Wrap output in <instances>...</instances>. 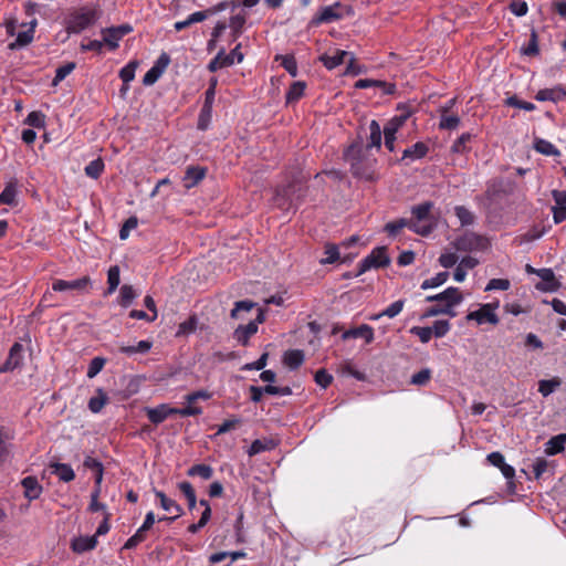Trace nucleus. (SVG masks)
<instances>
[{"mask_svg": "<svg viewBox=\"0 0 566 566\" xmlns=\"http://www.w3.org/2000/svg\"><path fill=\"white\" fill-rule=\"evenodd\" d=\"M463 296L458 287H448L443 292L426 297V302H437V305L429 307L422 317H433L437 315L446 314L451 317L455 316L453 307L460 304Z\"/></svg>", "mask_w": 566, "mask_h": 566, "instance_id": "1", "label": "nucleus"}, {"mask_svg": "<svg viewBox=\"0 0 566 566\" xmlns=\"http://www.w3.org/2000/svg\"><path fill=\"white\" fill-rule=\"evenodd\" d=\"M102 15L98 4L84 6L73 10L65 20L67 33H81L85 29L94 25Z\"/></svg>", "mask_w": 566, "mask_h": 566, "instance_id": "2", "label": "nucleus"}, {"mask_svg": "<svg viewBox=\"0 0 566 566\" xmlns=\"http://www.w3.org/2000/svg\"><path fill=\"white\" fill-rule=\"evenodd\" d=\"M345 159L350 164L352 171L355 176L360 178H371V161L361 160V147L358 145H352L345 151Z\"/></svg>", "mask_w": 566, "mask_h": 566, "instance_id": "3", "label": "nucleus"}, {"mask_svg": "<svg viewBox=\"0 0 566 566\" xmlns=\"http://www.w3.org/2000/svg\"><path fill=\"white\" fill-rule=\"evenodd\" d=\"M431 209L432 203L430 202H423L413 207L411 209V213L416 218V221H409V229L418 234L428 235L432 231V226L427 224L426 220L428 219Z\"/></svg>", "mask_w": 566, "mask_h": 566, "instance_id": "4", "label": "nucleus"}, {"mask_svg": "<svg viewBox=\"0 0 566 566\" xmlns=\"http://www.w3.org/2000/svg\"><path fill=\"white\" fill-rule=\"evenodd\" d=\"M352 14L353 10L349 6L342 2H335L319 10V13L314 19V23H331Z\"/></svg>", "mask_w": 566, "mask_h": 566, "instance_id": "5", "label": "nucleus"}, {"mask_svg": "<svg viewBox=\"0 0 566 566\" xmlns=\"http://www.w3.org/2000/svg\"><path fill=\"white\" fill-rule=\"evenodd\" d=\"M389 263L390 259L387 254V249L385 247L375 248L370 254L360 261L357 275H360L370 269L385 268Z\"/></svg>", "mask_w": 566, "mask_h": 566, "instance_id": "6", "label": "nucleus"}, {"mask_svg": "<svg viewBox=\"0 0 566 566\" xmlns=\"http://www.w3.org/2000/svg\"><path fill=\"white\" fill-rule=\"evenodd\" d=\"M241 44H237V46L230 52L226 53V51L222 49L218 52V54L209 62L208 70L210 72H216L220 69L231 66L234 64V61L237 60L238 63H241L243 61V53L240 51Z\"/></svg>", "mask_w": 566, "mask_h": 566, "instance_id": "7", "label": "nucleus"}, {"mask_svg": "<svg viewBox=\"0 0 566 566\" xmlns=\"http://www.w3.org/2000/svg\"><path fill=\"white\" fill-rule=\"evenodd\" d=\"M488 244L485 238L473 232H467L453 242L454 248L462 252L482 251Z\"/></svg>", "mask_w": 566, "mask_h": 566, "instance_id": "8", "label": "nucleus"}, {"mask_svg": "<svg viewBox=\"0 0 566 566\" xmlns=\"http://www.w3.org/2000/svg\"><path fill=\"white\" fill-rule=\"evenodd\" d=\"M499 302L483 304L478 311L470 312L467 315V319L475 321L479 325L484 323L496 325L499 317L495 311L499 308Z\"/></svg>", "mask_w": 566, "mask_h": 566, "instance_id": "9", "label": "nucleus"}, {"mask_svg": "<svg viewBox=\"0 0 566 566\" xmlns=\"http://www.w3.org/2000/svg\"><path fill=\"white\" fill-rule=\"evenodd\" d=\"M133 28L129 24H122L118 27L108 28L102 30V42L103 45L106 44L109 50H115L118 48L119 41L128 33H130Z\"/></svg>", "mask_w": 566, "mask_h": 566, "instance_id": "10", "label": "nucleus"}, {"mask_svg": "<svg viewBox=\"0 0 566 566\" xmlns=\"http://www.w3.org/2000/svg\"><path fill=\"white\" fill-rule=\"evenodd\" d=\"M265 319L264 312L261 308H258V315L255 319L249 322L247 325H240L234 331L235 339L245 346L249 342V338L258 332V325L263 323Z\"/></svg>", "mask_w": 566, "mask_h": 566, "instance_id": "11", "label": "nucleus"}, {"mask_svg": "<svg viewBox=\"0 0 566 566\" xmlns=\"http://www.w3.org/2000/svg\"><path fill=\"white\" fill-rule=\"evenodd\" d=\"M91 285V279L88 276H83L72 281L65 280H55L52 283V290L55 292H64V291H77V292H86Z\"/></svg>", "mask_w": 566, "mask_h": 566, "instance_id": "12", "label": "nucleus"}, {"mask_svg": "<svg viewBox=\"0 0 566 566\" xmlns=\"http://www.w3.org/2000/svg\"><path fill=\"white\" fill-rule=\"evenodd\" d=\"M295 186L291 185L286 188L280 189L276 191L275 202L279 207L290 210L291 208H296L301 201L300 196H294Z\"/></svg>", "mask_w": 566, "mask_h": 566, "instance_id": "13", "label": "nucleus"}, {"mask_svg": "<svg viewBox=\"0 0 566 566\" xmlns=\"http://www.w3.org/2000/svg\"><path fill=\"white\" fill-rule=\"evenodd\" d=\"M23 360V346L20 343H14L10 348L9 356L6 363L0 367V373L12 371L19 368Z\"/></svg>", "mask_w": 566, "mask_h": 566, "instance_id": "14", "label": "nucleus"}, {"mask_svg": "<svg viewBox=\"0 0 566 566\" xmlns=\"http://www.w3.org/2000/svg\"><path fill=\"white\" fill-rule=\"evenodd\" d=\"M156 496L160 500V506L166 512L172 513L171 517H161L159 521H169L172 522L182 514V509L177 502L172 499L166 496V494L161 491H155Z\"/></svg>", "mask_w": 566, "mask_h": 566, "instance_id": "15", "label": "nucleus"}, {"mask_svg": "<svg viewBox=\"0 0 566 566\" xmlns=\"http://www.w3.org/2000/svg\"><path fill=\"white\" fill-rule=\"evenodd\" d=\"M146 415L154 424H159L165 421L169 416L175 415L176 408L167 403H161L155 408H146Z\"/></svg>", "mask_w": 566, "mask_h": 566, "instance_id": "16", "label": "nucleus"}, {"mask_svg": "<svg viewBox=\"0 0 566 566\" xmlns=\"http://www.w3.org/2000/svg\"><path fill=\"white\" fill-rule=\"evenodd\" d=\"M565 97H566V86H563V85H556L551 88L539 90L535 95V98L539 102L551 101L554 103H557Z\"/></svg>", "mask_w": 566, "mask_h": 566, "instance_id": "17", "label": "nucleus"}, {"mask_svg": "<svg viewBox=\"0 0 566 566\" xmlns=\"http://www.w3.org/2000/svg\"><path fill=\"white\" fill-rule=\"evenodd\" d=\"M207 174V169L200 166H189L186 169L185 176L182 178L184 187L186 189H190L197 186Z\"/></svg>", "mask_w": 566, "mask_h": 566, "instance_id": "18", "label": "nucleus"}, {"mask_svg": "<svg viewBox=\"0 0 566 566\" xmlns=\"http://www.w3.org/2000/svg\"><path fill=\"white\" fill-rule=\"evenodd\" d=\"M23 488V494L29 501H33L40 497L42 494V485L39 483L35 476H27L21 481Z\"/></svg>", "mask_w": 566, "mask_h": 566, "instance_id": "19", "label": "nucleus"}, {"mask_svg": "<svg viewBox=\"0 0 566 566\" xmlns=\"http://www.w3.org/2000/svg\"><path fill=\"white\" fill-rule=\"evenodd\" d=\"M350 55V52L344 50H335L333 54H323L319 56V61L324 64L328 70H333L336 66L345 63L347 56Z\"/></svg>", "mask_w": 566, "mask_h": 566, "instance_id": "20", "label": "nucleus"}, {"mask_svg": "<svg viewBox=\"0 0 566 566\" xmlns=\"http://www.w3.org/2000/svg\"><path fill=\"white\" fill-rule=\"evenodd\" d=\"M342 337L343 339L361 337L365 339L366 344H370L374 340V329L371 326L363 324L358 327L346 331Z\"/></svg>", "mask_w": 566, "mask_h": 566, "instance_id": "21", "label": "nucleus"}, {"mask_svg": "<svg viewBox=\"0 0 566 566\" xmlns=\"http://www.w3.org/2000/svg\"><path fill=\"white\" fill-rule=\"evenodd\" d=\"M97 545L96 535L93 536H78L72 541L71 547L75 553H84L92 551Z\"/></svg>", "mask_w": 566, "mask_h": 566, "instance_id": "22", "label": "nucleus"}, {"mask_svg": "<svg viewBox=\"0 0 566 566\" xmlns=\"http://www.w3.org/2000/svg\"><path fill=\"white\" fill-rule=\"evenodd\" d=\"M381 87L384 90L385 94H394L396 91V85L391 83H386L382 81L377 80H370V78H363L358 80L355 84V87L357 88H368V87Z\"/></svg>", "mask_w": 566, "mask_h": 566, "instance_id": "23", "label": "nucleus"}, {"mask_svg": "<svg viewBox=\"0 0 566 566\" xmlns=\"http://www.w3.org/2000/svg\"><path fill=\"white\" fill-rule=\"evenodd\" d=\"M381 132L380 125L377 120H371L369 124V137L366 148H377L381 146Z\"/></svg>", "mask_w": 566, "mask_h": 566, "instance_id": "24", "label": "nucleus"}, {"mask_svg": "<svg viewBox=\"0 0 566 566\" xmlns=\"http://www.w3.org/2000/svg\"><path fill=\"white\" fill-rule=\"evenodd\" d=\"M566 433L555 436L545 443V452L548 455H554L562 452L565 448Z\"/></svg>", "mask_w": 566, "mask_h": 566, "instance_id": "25", "label": "nucleus"}, {"mask_svg": "<svg viewBox=\"0 0 566 566\" xmlns=\"http://www.w3.org/2000/svg\"><path fill=\"white\" fill-rule=\"evenodd\" d=\"M304 361V353L300 349H291L284 353L283 363L290 369L298 368Z\"/></svg>", "mask_w": 566, "mask_h": 566, "instance_id": "26", "label": "nucleus"}, {"mask_svg": "<svg viewBox=\"0 0 566 566\" xmlns=\"http://www.w3.org/2000/svg\"><path fill=\"white\" fill-rule=\"evenodd\" d=\"M428 146L422 143L418 142L413 144L411 147L403 150L402 159L410 158L411 160L421 159L428 154Z\"/></svg>", "mask_w": 566, "mask_h": 566, "instance_id": "27", "label": "nucleus"}, {"mask_svg": "<svg viewBox=\"0 0 566 566\" xmlns=\"http://www.w3.org/2000/svg\"><path fill=\"white\" fill-rule=\"evenodd\" d=\"M408 117H409V113L394 116L385 125L384 130H382L384 135H389V136L396 135V133L400 129V127H402V125L406 123Z\"/></svg>", "mask_w": 566, "mask_h": 566, "instance_id": "28", "label": "nucleus"}, {"mask_svg": "<svg viewBox=\"0 0 566 566\" xmlns=\"http://www.w3.org/2000/svg\"><path fill=\"white\" fill-rule=\"evenodd\" d=\"M534 149L545 156H560V151L551 142L543 138L534 140Z\"/></svg>", "mask_w": 566, "mask_h": 566, "instance_id": "29", "label": "nucleus"}, {"mask_svg": "<svg viewBox=\"0 0 566 566\" xmlns=\"http://www.w3.org/2000/svg\"><path fill=\"white\" fill-rule=\"evenodd\" d=\"M208 18V12L206 11H197L191 13L186 20L184 21H177L174 24V28L176 31H181L188 27H190L193 23L202 22Z\"/></svg>", "mask_w": 566, "mask_h": 566, "instance_id": "30", "label": "nucleus"}, {"mask_svg": "<svg viewBox=\"0 0 566 566\" xmlns=\"http://www.w3.org/2000/svg\"><path fill=\"white\" fill-rule=\"evenodd\" d=\"M53 473L63 482H71L75 478V473L71 465L65 463H55L52 465Z\"/></svg>", "mask_w": 566, "mask_h": 566, "instance_id": "31", "label": "nucleus"}, {"mask_svg": "<svg viewBox=\"0 0 566 566\" xmlns=\"http://www.w3.org/2000/svg\"><path fill=\"white\" fill-rule=\"evenodd\" d=\"M83 465L86 469L95 472V483L96 485H101L103 480V464L92 457H86L83 462Z\"/></svg>", "mask_w": 566, "mask_h": 566, "instance_id": "32", "label": "nucleus"}, {"mask_svg": "<svg viewBox=\"0 0 566 566\" xmlns=\"http://www.w3.org/2000/svg\"><path fill=\"white\" fill-rule=\"evenodd\" d=\"M405 302L402 300H398L394 303H391L387 308H385L382 312L374 315L370 317V319H379L382 316H387L389 318L396 317L403 308Z\"/></svg>", "mask_w": 566, "mask_h": 566, "instance_id": "33", "label": "nucleus"}, {"mask_svg": "<svg viewBox=\"0 0 566 566\" xmlns=\"http://www.w3.org/2000/svg\"><path fill=\"white\" fill-rule=\"evenodd\" d=\"M17 197V184L10 181L0 193V205H14Z\"/></svg>", "mask_w": 566, "mask_h": 566, "instance_id": "34", "label": "nucleus"}, {"mask_svg": "<svg viewBox=\"0 0 566 566\" xmlns=\"http://www.w3.org/2000/svg\"><path fill=\"white\" fill-rule=\"evenodd\" d=\"M137 66L138 63L136 61H132L119 71V77L125 84V86L123 87L124 92L128 90L127 84L134 80Z\"/></svg>", "mask_w": 566, "mask_h": 566, "instance_id": "35", "label": "nucleus"}, {"mask_svg": "<svg viewBox=\"0 0 566 566\" xmlns=\"http://www.w3.org/2000/svg\"><path fill=\"white\" fill-rule=\"evenodd\" d=\"M108 400L107 395L102 390H97V395L92 397L88 401V408L92 412H99Z\"/></svg>", "mask_w": 566, "mask_h": 566, "instance_id": "36", "label": "nucleus"}, {"mask_svg": "<svg viewBox=\"0 0 566 566\" xmlns=\"http://www.w3.org/2000/svg\"><path fill=\"white\" fill-rule=\"evenodd\" d=\"M187 474L189 476H200L203 480H209L212 478L213 469L207 464H195L188 470Z\"/></svg>", "mask_w": 566, "mask_h": 566, "instance_id": "37", "label": "nucleus"}, {"mask_svg": "<svg viewBox=\"0 0 566 566\" xmlns=\"http://www.w3.org/2000/svg\"><path fill=\"white\" fill-rule=\"evenodd\" d=\"M179 490L182 492V494L187 499L188 509L190 511L193 510L197 505V497H196V493H195L192 485L189 482L184 481V482L179 483Z\"/></svg>", "mask_w": 566, "mask_h": 566, "instance_id": "38", "label": "nucleus"}, {"mask_svg": "<svg viewBox=\"0 0 566 566\" xmlns=\"http://www.w3.org/2000/svg\"><path fill=\"white\" fill-rule=\"evenodd\" d=\"M151 348V343L148 340H139L136 346H120L119 352L127 355L137 353L145 354Z\"/></svg>", "mask_w": 566, "mask_h": 566, "instance_id": "39", "label": "nucleus"}, {"mask_svg": "<svg viewBox=\"0 0 566 566\" xmlns=\"http://www.w3.org/2000/svg\"><path fill=\"white\" fill-rule=\"evenodd\" d=\"M256 304L252 301H239L234 304V307L232 308L230 316L234 319L242 318L241 313L242 312H250L252 308H254Z\"/></svg>", "mask_w": 566, "mask_h": 566, "instance_id": "40", "label": "nucleus"}, {"mask_svg": "<svg viewBox=\"0 0 566 566\" xmlns=\"http://www.w3.org/2000/svg\"><path fill=\"white\" fill-rule=\"evenodd\" d=\"M305 91V84L303 82H294L286 93V102L293 103L298 101Z\"/></svg>", "mask_w": 566, "mask_h": 566, "instance_id": "41", "label": "nucleus"}, {"mask_svg": "<svg viewBox=\"0 0 566 566\" xmlns=\"http://www.w3.org/2000/svg\"><path fill=\"white\" fill-rule=\"evenodd\" d=\"M137 296L132 285H123L119 291V303L122 306L127 307Z\"/></svg>", "mask_w": 566, "mask_h": 566, "instance_id": "42", "label": "nucleus"}, {"mask_svg": "<svg viewBox=\"0 0 566 566\" xmlns=\"http://www.w3.org/2000/svg\"><path fill=\"white\" fill-rule=\"evenodd\" d=\"M560 386L559 378H553L548 380H539L538 382V391L544 396H549L556 388Z\"/></svg>", "mask_w": 566, "mask_h": 566, "instance_id": "43", "label": "nucleus"}, {"mask_svg": "<svg viewBox=\"0 0 566 566\" xmlns=\"http://www.w3.org/2000/svg\"><path fill=\"white\" fill-rule=\"evenodd\" d=\"M454 213L461 226H471L474 222V214L463 206H457L454 208Z\"/></svg>", "mask_w": 566, "mask_h": 566, "instance_id": "44", "label": "nucleus"}, {"mask_svg": "<svg viewBox=\"0 0 566 566\" xmlns=\"http://www.w3.org/2000/svg\"><path fill=\"white\" fill-rule=\"evenodd\" d=\"M449 277L448 272H440L436 276L424 280L421 284L422 290L438 287L447 282Z\"/></svg>", "mask_w": 566, "mask_h": 566, "instance_id": "45", "label": "nucleus"}, {"mask_svg": "<svg viewBox=\"0 0 566 566\" xmlns=\"http://www.w3.org/2000/svg\"><path fill=\"white\" fill-rule=\"evenodd\" d=\"M460 125V117L458 115L440 114L439 127L441 129H455Z\"/></svg>", "mask_w": 566, "mask_h": 566, "instance_id": "46", "label": "nucleus"}, {"mask_svg": "<svg viewBox=\"0 0 566 566\" xmlns=\"http://www.w3.org/2000/svg\"><path fill=\"white\" fill-rule=\"evenodd\" d=\"M75 69L74 62H69L56 69L55 76L52 81V85L56 86L60 82H62L69 74L73 72Z\"/></svg>", "mask_w": 566, "mask_h": 566, "instance_id": "47", "label": "nucleus"}, {"mask_svg": "<svg viewBox=\"0 0 566 566\" xmlns=\"http://www.w3.org/2000/svg\"><path fill=\"white\" fill-rule=\"evenodd\" d=\"M120 279H119V268L118 266H111L107 273V283H108V290L107 294H112L119 285Z\"/></svg>", "mask_w": 566, "mask_h": 566, "instance_id": "48", "label": "nucleus"}, {"mask_svg": "<svg viewBox=\"0 0 566 566\" xmlns=\"http://www.w3.org/2000/svg\"><path fill=\"white\" fill-rule=\"evenodd\" d=\"M431 374L432 373L429 368H423L412 375L410 384L419 387L426 386L431 379Z\"/></svg>", "mask_w": 566, "mask_h": 566, "instance_id": "49", "label": "nucleus"}, {"mask_svg": "<svg viewBox=\"0 0 566 566\" xmlns=\"http://www.w3.org/2000/svg\"><path fill=\"white\" fill-rule=\"evenodd\" d=\"M244 24L245 17L242 14H235L230 18L229 27L232 29L234 40L238 39V36L242 33Z\"/></svg>", "mask_w": 566, "mask_h": 566, "instance_id": "50", "label": "nucleus"}, {"mask_svg": "<svg viewBox=\"0 0 566 566\" xmlns=\"http://www.w3.org/2000/svg\"><path fill=\"white\" fill-rule=\"evenodd\" d=\"M409 220L407 219H398V220H395V221H391V222H388L386 226H385V231L389 234V235H397L399 233V231L406 227L409 228Z\"/></svg>", "mask_w": 566, "mask_h": 566, "instance_id": "51", "label": "nucleus"}, {"mask_svg": "<svg viewBox=\"0 0 566 566\" xmlns=\"http://www.w3.org/2000/svg\"><path fill=\"white\" fill-rule=\"evenodd\" d=\"M104 170V163L102 159H95L92 160L86 167H85V174L91 178H98Z\"/></svg>", "mask_w": 566, "mask_h": 566, "instance_id": "52", "label": "nucleus"}, {"mask_svg": "<svg viewBox=\"0 0 566 566\" xmlns=\"http://www.w3.org/2000/svg\"><path fill=\"white\" fill-rule=\"evenodd\" d=\"M33 40V29H29L27 31L19 32L15 39V42L10 44L11 49H14L17 46H25L30 44Z\"/></svg>", "mask_w": 566, "mask_h": 566, "instance_id": "53", "label": "nucleus"}, {"mask_svg": "<svg viewBox=\"0 0 566 566\" xmlns=\"http://www.w3.org/2000/svg\"><path fill=\"white\" fill-rule=\"evenodd\" d=\"M505 104L527 112H532L536 108V106L533 103L521 101L516 96L507 97Z\"/></svg>", "mask_w": 566, "mask_h": 566, "instance_id": "54", "label": "nucleus"}, {"mask_svg": "<svg viewBox=\"0 0 566 566\" xmlns=\"http://www.w3.org/2000/svg\"><path fill=\"white\" fill-rule=\"evenodd\" d=\"M145 538H146V532L142 531V528H138L136 531V533L126 541L123 548L132 549V548L136 547L138 544H140L142 542H144Z\"/></svg>", "mask_w": 566, "mask_h": 566, "instance_id": "55", "label": "nucleus"}, {"mask_svg": "<svg viewBox=\"0 0 566 566\" xmlns=\"http://www.w3.org/2000/svg\"><path fill=\"white\" fill-rule=\"evenodd\" d=\"M45 116L41 112H31L27 118L25 123L32 127L41 128L44 127Z\"/></svg>", "mask_w": 566, "mask_h": 566, "instance_id": "56", "label": "nucleus"}, {"mask_svg": "<svg viewBox=\"0 0 566 566\" xmlns=\"http://www.w3.org/2000/svg\"><path fill=\"white\" fill-rule=\"evenodd\" d=\"M432 335L440 338L443 337L450 331V323L446 319L436 321L433 323Z\"/></svg>", "mask_w": 566, "mask_h": 566, "instance_id": "57", "label": "nucleus"}, {"mask_svg": "<svg viewBox=\"0 0 566 566\" xmlns=\"http://www.w3.org/2000/svg\"><path fill=\"white\" fill-rule=\"evenodd\" d=\"M511 286V283L507 279H492L489 281L488 285L485 286V291H506Z\"/></svg>", "mask_w": 566, "mask_h": 566, "instance_id": "58", "label": "nucleus"}, {"mask_svg": "<svg viewBox=\"0 0 566 566\" xmlns=\"http://www.w3.org/2000/svg\"><path fill=\"white\" fill-rule=\"evenodd\" d=\"M138 226V220L136 217L128 218L119 230V238L125 240L129 237L132 230L136 229Z\"/></svg>", "mask_w": 566, "mask_h": 566, "instance_id": "59", "label": "nucleus"}, {"mask_svg": "<svg viewBox=\"0 0 566 566\" xmlns=\"http://www.w3.org/2000/svg\"><path fill=\"white\" fill-rule=\"evenodd\" d=\"M339 259V251H338V248L334 244H327L325 247V258L322 259V263L326 264H331V263H334L335 261H337Z\"/></svg>", "mask_w": 566, "mask_h": 566, "instance_id": "60", "label": "nucleus"}, {"mask_svg": "<svg viewBox=\"0 0 566 566\" xmlns=\"http://www.w3.org/2000/svg\"><path fill=\"white\" fill-rule=\"evenodd\" d=\"M510 10L516 17H524L528 11V6L523 0H514L510 3Z\"/></svg>", "mask_w": 566, "mask_h": 566, "instance_id": "61", "label": "nucleus"}, {"mask_svg": "<svg viewBox=\"0 0 566 566\" xmlns=\"http://www.w3.org/2000/svg\"><path fill=\"white\" fill-rule=\"evenodd\" d=\"M333 377L325 369H319L315 374V381L322 388H327L332 384Z\"/></svg>", "mask_w": 566, "mask_h": 566, "instance_id": "62", "label": "nucleus"}, {"mask_svg": "<svg viewBox=\"0 0 566 566\" xmlns=\"http://www.w3.org/2000/svg\"><path fill=\"white\" fill-rule=\"evenodd\" d=\"M412 334L417 335L422 343H428L432 337V328L431 327H420L415 326L410 331Z\"/></svg>", "mask_w": 566, "mask_h": 566, "instance_id": "63", "label": "nucleus"}, {"mask_svg": "<svg viewBox=\"0 0 566 566\" xmlns=\"http://www.w3.org/2000/svg\"><path fill=\"white\" fill-rule=\"evenodd\" d=\"M196 328L197 318L192 316L179 325L177 335L193 333Z\"/></svg>", "mask_w": 566, "mask_h": 566, "instance_id": "64", "label": "nucleus"}]
</instances>
